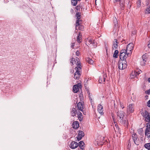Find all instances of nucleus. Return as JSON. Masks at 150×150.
Wrapping results in <instances>:
<instances>
[{
  "mask_svg": "<svg viewBox=\"0 0 150 150\" xmlns=\"http://www.w3.org/2000/svg\"><path fill=\"white\" fill-rule=\"evenodd\" d=\"M145 93L147 95H150V89H149L148 90L146 91L145 92Z\"/></svg>",
  "mask_w": 150,
  "mask_h": 150,
  "instance_id": "49",
  "label": "nucleus"
},
{
  "mask_svg": "<svg viewBox=\"0 0 150 150\" xmlns=\"http://www.w3.org/2000/svg\"><path fill=\"white\" fill-rule=\"evenodd\" d=\"M120 54H122V53H128V52H127V51L126 50V49H122L120 51Z\"/></svg>",
  "mask_w": 150,
  "mask_h": 150,
  "instance_id": "40",
  "label": "nucleus"
},
{
  "mask_svg": "<svg viewBox=\"0 0 150 150\" xmlns=\"http://www.w3.org/2000/svg\"><path fill=\"white\" fill-rule=\"evenodd\" d=\"M72 127L75 129H76L79 127V123L77 121H74L72 125Z\"/></svg>",
  "mask_w": 150,
  "mask_h": 150,
  "instance_id": "18",
  "label": "nucleus"
},
{
  "mask_svg": "<svg viewBox=\"0 0 150 150\" xmlns=\"http://www.w3.org/2000/svg\"><path fill=\"white\" fill-rule=\"evenodd\" d=\"M115 43H116L118 45V41H117V40L116 39H115Z\"/></svg>",
  "mask_w": 150,
  "mask_h": 150,
  "instance_id": "57",
  "label": "nucleus"
},
{
  "mask_svg": "<svg viewBox=\"0 0 150 150\" xmlns=\"http://www.w3.org/2000/svg\"><path fill=\"white\" fill-rule=\"evenodd\" d=\"M144 147L148 150H150V143L145 144L144 146Z\"/></svg>",
  "mask_w": 150,
  "mask_h": 150,
  "instance_id": "33",
  "label": "nucleus"
},
{
  "mask_svg": "<svg viewBox=\"0 0 150 150\" xmlns=\"http://www.w3.org/2000/svg\"><path fill=\"white\" fill-rule=\"evenodd\" d=\"M80 121H81L83 119V117L82 116H78V117Z\"/></svg>",
  "mask_w": 150,
  "mask_h": 150,
  "instance_id": "52",
  "label": "nucleus"
},
{
  "mask_svg": "<svg viewBox=\"0 0 150 150\" xmlns=\"http://www.w3.org/2000/svg\"><path fill=\"white\" fill-rule=\"evenodd\" d=\"M112 118L113 119V121L114 122V123L115 124H117V123L116 122H115V117H114V115L113 113H112Z\"/></svg>",
  "mask_w": 150,
  "mask_h": 150,
  "instance_id": "47",
  "label": "nucleus"
},
{
  "mask_svg": "<svg viewBox=\"0 0 150 150\" xmlns=\"http://www.w3.org/2000/svg\"><path fill=\"white\" fill-rule=\"evenodd\" d=\"M76 85H74L73 86V91L75 93H77L79 91V89L77 88Z\"/></svg>",
  "mask_w": 150,
  "mask_h": 150,
  "instance_id": "35",
  "label": "nucleus"
},
{
  "mask_svg": "<svg viewBox=\"0 0 150 150\" xmlns=\"http://www.w3.org/2000/svg\"><path fill=\"white\" fill-rule=\"evenodd\" d=\"M129 54V53L128 52V53H122V54H120V59L119 60H121L123 61H126V59L127 57L126 56V55L127 54V56Z\"/></svg>",
  "mask_w": 150,
  "mask_h": 150,
  "instance_id": "9",
  "label": "nucleus"
},
{
  "mask_svg": "<svg viewBox=\"0 0 150 150\" xmlns=\"http://www.w3.org/2000/svg\"><path fill=\"white\" fill-rule=\"evenodd\" d=\"M144 120L150 123V115H148L144 117Z\"/></svg>",
  "mask_w": 150,
  "mask_h": 150,
  "instance_id": "36",
  "label": "nucleus"
},
{
  "mask_svg": "<svg viewBox=\"0 0 150 150\" xmlns=\"http://www.w3.org/2000/svg\"><path fill=\"white\" fill-rule=\"evenodd\" d=\"M86 41L89 45L92 44L94 45V44H95V42H94V41L92 40V39L91 38H88Z\"/></svg>",
  "mask_w": 150,
  "mask_h": 150,
  "instance_id": "23",
  "label": "nucleus"
},
{
  "mask_svg": "<svg viewBox=\"0 0 150 150\" xmlns=\"http://www.w3.org/2000/svg\"><path fill=\"white\" fill-rule=\"evenodd\" d=\"M148 81L150 83V77L148 78Z\"/></svg>",
  "mask_w": 150,
  "mask_h": 150,
  "instance_id": "63",
  "label": "nucleus"
},
{
  "mask_svg": "<svg viewBox=\"0 0 150 150\" xmlns=\"http://www.w3.org/2000/svg\"><path fill=\"white\" fill-rule=\"evenodd\" d=\"M98 111L101 115H103V107L100 104H99L97 107Z\"/></svg>",
  "mask_w": 150,
  "mask_h": 150,
  "instance_id": "17",
  "label": "nucleus"
},
{
  "mask_svg": "<svg viewBox=\"0 0 150 150\" xmlns=\"http://www.w3.org/2000/svg\"><path fill=\"white\" fill-rule=\"evenodd\" d=\"M134 106V104H129L127 107V112L129 113L133 112L134 111V109L133 108Z\"/></svg>",
  "mask_w": 150,
  "mask_h": 150,
  "instance_id": "13",
  "label": "nucleus"
},
{
  "mask_svg": "<svg viewBox=\"0 0 150 150\" xmlns=\"http://www.w3.org/2000/svg\"><path fill=\"white\" fill-rule=\"evenodd\" d=\"M82 22H79L78 24L75 23V28L76 30L78 29L81 31L84 30V26L82 25Z\"/></svg>",
  "mask_w": 150,
  "mask_h": 150,
  "instance_id": "5",
  "label": "nucleus"
},
{
  "mask_svg": "<svg viewBox=\"0 0 150 150\" xmlns=\"http://www.w3.org/2000/svg\"><path fill=\"white\" fill-rule=\"evenodd\" d=\"M78 137H77V140L78 141H79L82 138L79 136Z\"/></svg>",
  "mask_w": 150,
  "mask_h": 150,
  "instance_id": "55",
  "label": "nucleus"
},
{
  "mask_svg": "<svg viewBox=\"0 0 150 150\" xmlns=\"http://www.w3.org/2000/svg\"><path fill=\"white\" fill-rule=\"evenodd\" d=\"M83 104L84 102H79L77 104L76 107L77 106V110L78 109L79 110L83 112Z\"/></svg>",
  "mask_w": 150,
  "mask_h": 150,
  "instance_id": "12",
  "label": "nucleus"
},
{
  "mask_svg": "<svg viewBox=\"0 0 150 150\" xmlns=\"http://www.w3.org/2000/svg\"><path fill=\"white\" fill-rule=\"evenodd\" d=\"M107 77L106 74H103V75L102 76H100L99 77V82L100 83H103V82H104L105 81L106 78Z\"/></svg>",
  "mask_w": 150,
  "mask_h": 150,
  "instance_id": "16",
  "label": "nucleus"
},
{
  "mask_svg": "<svg viewBox=\"0 0 150 150\" xmlns=\"http://www.w3.org/2000/svg\"><path fill=\"white\" fill-rule=\"evenodd\" d=\"M142 115L144 118L145 117H146L147 115H150V113H149L147 110H146L144 111V112L141 113Z\"/></svg>",
  "mask_w": 150,
  "mask_h": 150,
  "instance_id": "24",
  "label": "nucleus"
},
{
  "mask_svg": "<svg viewBox=\"0 0 150 150\" xmlns=\"http://www.w3.org/2000/svg\"><path fill=\"white\" fill-rule=\"evenodd\" d=\"M78 132L79 133L78 135V136H79L81 138L83 137L84 136V132L82 131L81 130H79Z\"/></svg>",
  "mask_w": 150,
  "mask_h": 150,
  "instance_id": "29",
  "label": "nucleus"
},
{
  "mask_svg": "<svg viewBox=\"0 0 150 150\" xmlns=\"http://www.w3.org/2000/svg\"><path fill=\"white\" fill-rule=\"evenodd\" d=\"M69 146L71 149H75L78 146V143L76 142L73 141L70 143Z\"/></svg>",
  "mask_w": 150,
  "mask_h": 150,
  "instance_id": "14",
  "label": "nucleus"
},
{
  "mask_svg": "<svg viewBox=\"0 0 150 150\" xmlns=\"http://www.w3.org/2000/svg\"><path fill=\"white\" fill-rule=\"evenodd\" d=\"M82 35L81 33V32L79 33L77 37V40L78 43H80L82 41Z\"/></svg>",
  "mask_w": 150,
  "mask_h": 150,
  "instance_id": "20",
  "label": "nucleus"
},
{
  "mask_svg": "<svg viewBox=\"0 0 150 150\" xmlns=\"http://www.w3.org/2000/svg\"><path fill=\"white\" fill-rule=\"evenodd\" d=\"M118 122L121 125L126 127H128V121L127 119L125 118L123 119H119L118 120Z\"/></svg>",
  "mask_w": 150,
  "mask_h": 150,
  "instance_id": "3",
  "label": "nucleus"
},
{
  "mask_svg": "<svg viewBox=\"0 0 150 150\" xmlns=\"http://www.w3.org/2000/svg\"><path fill=\"white\" fill-rule=\"evenodd\" d=\"M71 13H72L74 12L73 10L72 9H71L70 11Z\"/></svg>",
  "mask_w": 150,
  "mask_h": 150,
  "instance_id": "61",
  "label": "nucleus"
},
{
  "mask_svg": "<svg viewBox=\"0 0 150 150\" xmlns=\"http://www.w3.org/2000/svg\"><path fill=\"white\" fill-rule=\"evenodd\" d=\"M70 62L71 66L74 65V63L76 65V67H77L78 68H82L81 64L80 62L79 59L78 57H76V59L72 57L70 59Z\"/></svg>",
  "mask_w": 150,
  "mask_h": 150,
  "instance_id": "1",
  "label": "nucleus"
},
{
  "mask_svg": "<svg viewBox=\"0 0 150 150\" xmlns=\"http://www.w3.org/2000/svg\"><path fill=\"white\" fill-rule=\"evenodd\" d=\"M128 143V145H129V144H130V146H131V143H130V140H129Z\"/></svg>",
  "mask_w": 150,
  "mask_h": 150,
  "instance_id": "62",
  "label": "nucleus"
},
{
  "mask_svg": "<svg viewBox=\"0 0 150 150\" xmlns=\"http://www.w3.org/2000/svg\"><path fill=\"white\" fill-rule=\"evenodd\" d=\"M77 117H78V116H82V113L80 112L79 111H77Z\"/></svg>",
  "mask_w": 150,
  "mask_h": 150,
  "instance_id": "44",
  "label": "nucleus"
},
{
  "mask_svg": "<svg viewBox=\"0 0 150 150\" xmlns=\"http://www.w3.org/2000/svg\"><path fill=\"white\" fill-rule=\"evenodd\" d=\"M113 46H114V47L115 49L117 48V47H118V45L116 43H115V41H113Z\"/></svg>",
  "mask_w": 150,
  "mask_h": 150,
  "instance_id": "46",
  "label": "nucleus"
},
{
  "mask_svg": "<svg viewBox=\"0 0 150 150\" xmlns=\"http://www.w3.org/2000/svg\"><path fill=\"white\" fill-rule=\"evenodd\" d=\"M80 54V52L77 50L76 52V55L77 56H79V55Z\"/></svg>",
  "mask_w": 150,
  "mask_h": 150,
  "instance_id": "53",
  "label": "nucleus"
},
{
  "mask_svg": "<svg viewBox=\"0 0 150 150\" xmlns=\"http://www.w3.org/2000/svg\"><path fill=\"white\" fill-rule=\"evenodd\" d=\"M130 0H129V1L128 2V3L127 5V7L129 8H130L131 6V4L130 3Z\"/></svg>",
  "mask_w": 150,
  "mask_h": 150,
  "instance_id": "50",
  "label": "nucleus"
},
{
  "mask_svg": "<svg viewBox=\"0 0 150 150\" xmlns=\"http://www.w3.org/2000/svg\"><path fill=\"white\" fill-rule=\"evenodd\" d=\"M117 115L119 118H118V119H123L125 117V113L122 111H118L117 113Z\"/></svg>",
  "mask_w": 150,
  "mask_h": 150,
  "instance_id": "6",
  "label": "nucleus"
},
{
  "mask_svg": "<svg viewBox=\"0 0 150 150\" xmlns=\"http://www.w3.org/2000/svg\"><path fill=\"white\" fill-rule=\"evenodd\" d=\"M121 42H122V43L123 44H124V43L126 44L127 43V42H126L125 41V40H122V41Z\"/></svg>",
  "mask_w": 150,
  "mask_h": 150,
  "instance_id": "59",
  "label": "nucleus"
},
{
  "mask_svg": "<svg viewBox=\"0 0 150 150\" xmlns=\"http://www.w3.org/2000/svg\"><path fill=\"white\" fill-rule=\"evenodd\" d=\"M150 123L148 122L146 123V129L145 131V133L146 134V132H150Z\"/></svg>",
  "mask_w": 150,
  "mask_h": 150,
  "instance_id": "19",
  "label": "nucleus"
},
{
  "mask_svg": "<svg viewBox=\"0 0 150 150\" xmlns=\"http://www.w3.org/2000/svg\"><path fill=\"white\" fill-rule=\"evenodd\" d=\"M81 13L80 12H76L75 16L76 17V21L75 23L78 24L79 22H82V20L81 19Z\"/></svg>",
  "mask_w": 150,
  "mask_h": 150,
  "instance_id": "7",
  "label": "nucleus"
},
{
  "mask_svg": "<svg viewBox=\"0 0 150 150\" xmlns=\"http://www.w3.org/2000/svg\"><path fill=\"white\" fill-rule=\"evenodd\" d=\"M48 67H53L54 64V62L52 61H49L48 63Z\"/></svg>",
  "mask_w": 150,
  "mask_h": 150,
  "instance_id": "26",
  "label": "nucleus"
},
{
  "mask_svg": "<svg viewBox=\"0 0 150 150\" xmlns=\"http://www.w3.org/2000/svg\"><path fill=\"white\" fill-rule=\"evenodd\" d=\"M121 62H122V60H119L118 63V68L119 69L122 70H123L124 69V67H123V66L122 65V64H121Z\"/></svg>",
  "mask_w": 150,
  "mask_h": 150,
  "instance_id": "22",
  "label": "nucleus"
},
{
  "mask_svg": "<svg viewBox=\"0 0 150 150\" xmlns=\"http://www.w3.org/2000/svg\"><path fill=\"white\" fill-rule=\"evenodd\" d=\"M134 45L133 43H129L127 46L126 49V50L131 52L132 53V51L134 48Z\"/></svg>",
  "mask_w": 150,
  "mask_h": 150,
  "instance_id": "11",
  "label": "nucleus"
},
{
  "mask_svg": "<svg viewBox=\"0 0 150 150\" xmlns=\"http://www.w3.org/2000/svg\"><path fill=\"white\" fill-rule=\"evenodd\" d=\"M78 146H79V148L78 149V150H80V149L84 150V147H85L84 145H85L84 142L81 141L79 143H78Z\"/></svg>",
  "mask_w": 150,
  "mask_h": 150,
  "instance_id": "15",
  "label": "nucleus"
},
{
  "mask_svg": "<svg viewBox=\"0 0 150 150\" xmlns=\"http://www.w3.org/2000/svg\"><path fill=\"white\" fill-rule=\"evenodd\" d=\"M106 141V140H103L102 141H97V144L98 146H100V145H103Z\"/></svg>",
  "mask_w": 150,
  "mask_h": 150,
  "instance_id": "32",
  "label": "nucleus"
},
{
  "mask_svg": "<svg viewBox=\"0 0 150 150\" xmlns=\"http://www.w3.org/2000/svg\"><path fill=\"white\" fill-rule=\"evenodd\" d=\"M150 132H146V134L145 133V135L146 136H147V137L148 138V139H150Z\"/></svg>",
  "mask_w": 150,
  "mask_h": 150,
  "instance_id": "43",
  "label": "nucleus"
},
{
  "mask_svg": "<svg viewBox=\"0 0 150 150\" xmlns=\"http://www.w3.org/2000/svg\"><path fill=\"white\" fill-rule=\"evenodd\" d=\"M86 61L88 63H89L91 64H93V61L92 60V59L88 57L86 59Z\"/></svg>",
  "mask_w": 150,
  "mask_h": 150,
  "instance_id": "28",
  "label": "nucleus"
},
{
  "mask_svg": "<svg viewBox=\"0 0 150 150\" xmlns=\"http://www.w3.org/2000/svg\"><path fill=\"white\" fill-rule=\"evenodd\" d=\"M76 105H75L74 106L73 108L71 109L70 111V113L71 114V115L72 117H74L76 116L77 114V111L78 110L76 109Z\"/></svg>",
  "mask_w": 150,
  "mask_h": 150,
  "instance_id": "10",
  "label": "nucleus"
},
{
  "mask_svg": "<svg viewBox=\"0 0 150 150\" xmlns=\"http://www.w3.org/2000/svg\"><path fill=\"white\" fill-rule=\"evenodd\" d=\"M146 11H147V14L150 13V6L147 7L146 9Z\"/></svg>",
  "mask_w": 150,
  "mask_h": 150,
  "instance_id": "45",
  "label": "nucleus"
},
{
  "mask_svg": "<svg viewBox=\"0 0 150 150\" xmlns=\"http://www.w3.org/2000/svg\"><path fill=\"white\" fill-rule=\"evenodd\" d=\"M138 133L141 136L144 137V131L142 128L139 129L137 130Z\"/></svg>",
  "mask_w": 150,
  "mask_h": 150,
  "instance_id": "25",
  "label": "nucleus"
},
{
  "mask_svg": "<svg viewBox=\"0 0 150 150\" xmlns=\"http://www.w3.org/2000/svg\"><path fill=\"white\" fill-rule=\"evenodd\" d=\"M115 126L116 127V129L115 128V131H116V129L117 130V132H118L120 134H121V131L120 129L119 128L118 125L117 124H115Z\"/></svg>",
  "mask_w": 150,
  "mask_h": 150,
  "instance_id": "27",
  "label": "nucleus"
},
{
  "mask_svg": "<svg viewBox=\"0 0 150 150\" xmlns=\"http://www.w3.org/2000/svg\"><path fill=\"white\" fill-rule=\"evenodd\" d=\"M80 6H79V5H78L77 6H76L75 8L78 11L80 10Z\"/></svg>",
  "mask_w": 150,
  "mask_h": 150,
  "instance_id": "48",
  "label": "nucleus"
},
{
  "mask_svg": "<svg viewBox=\"0 0 150 150\" xmlns=\"http://www.w3.org/2000/svg\"><path fill=\"white\" fill-rule=\"evenodd\" d=\"M141 0H138V1L137 2V6L138 8H139L141 6Z\"/></svg>",
  "mask_w": 150,
  "mask_h": 150,
  "instance_id": "41",
  "label": "nucleus"
},
{
  "mask_svg": "<svg viewBox=\"0 0 150 150\" xmlns=\"http://www.w3.org/2000/svg\"><path fill=\"white\" fill-rule=\"evenodd\" d=\"M82 68H78L77 67L75 68V70H76V72L74 74V78L75 79H78L80 77V76L81 75L80 72L81 71Z\"/></svg>",
  "mask_w": 150,
  "mask_h": 150,
  "instance_id": "2",
  "label": "nucleus"
},
{
  "mask_svg": "<svg viewBox=\"0 0 150 150\" xmlns=\"http://www.w3.org/2000/svg\"><path fill=\"white\" fill-rule=\"evenodd\" d=\"M120 106H121V107H122V109L123 108H124V106H123V105H122V104H120Z\"/></svg>",
  "mask_w": 150,
  "mask_h": 150,
  "instance_id": "64",
  "label": "nucleus"
},
{
  "mask_svg": "<svg viewBox=\"0 0 150 150\" xmlns=\"http://www.w3.org/2000/svg\"><path fill=\"white\" fill-rule=\"evenodd\" d=\"M119 51L117 50H115L114 53L113 54V57L115 58H117L118 57V56Z\"/></svg>",
  "mask_w": 150,
  "mask_h": 150,
  "instance_id": "30",
  "label": "nucleus"
},
{
  "mask_svg": "<svg viewBox=\"0 0 150 150\" xmlns=\"http://www.w3.org/2000/svg\"><path fill=\"white\" fill-rule=\"evenodd\" d=\"M120 8L121 10H124L125 8L124 1L122 2H120Z\"/></svg>",
  "mask_w": 150,
  "mask_h": 150,
  "instance_id": "31",
  "label": "nucleus"
},
{
  "mask_svg": "<svg viewBox=\"0 0 150 150\" xmlns=\"http://www.w3.org/2000/svg\"><path fill=\"white\" fill-rule=\"evenodd\" d=\"M77 0H71V4L72 5L75 6L77 3Z\"/></svg>",
  "mask_w": 150,
  "mask_h": 150,
  "instance_id": "37",
  "label": "nucleus"
},
{
  "mask_svg": "<svg viewBox=\"0 0 150 150\" xmlns=\"http://www.w3.org/2000/svg\"><path fill=\"white\" fill-rule=\"evenodd\" d=\"M86 90L87 91V92L88 93V94L89 95L90 94V93L89 90H88V89H87V88H86Z\"/></svg>",
  "mask_w": 150,
  "mask_h": 150,
  "instance_id": "58",
  "label": "nucleus"
},
{
  "mask_svg": "<svg viewBox=\"0 0 150 150\" xmlns=\"http://www.w3.org/2000/svg\"><path fill=\"white\" fill-rule=\"evenodd\" d=\"M137 76V74H136L135 71H133L132 72L131 76H130V77H131L132 78H134V77H135L136 76Z\"/></svg>",
  "mask_w": 150,
  "mask_h": 150,
  "instance_id": "38",
  "label": "nucleus"
},
{
  "mask_svg": "<svg viewBox=\"0 0 150 150\" xmlns=\"http://www.w3.org/2000/svg\"><path fill=\"white\" fill-rule=\"evenodd\" d=\"M142 61L141 62V65L143 66H144L146 64V61L147 59V57L146 54L143 55L142 56Z\"/></svg>",
  "mask_w": 150,
  "mask_h": 150,
  "instance_id": "8",
  "label": "nucleus"
},
{
  "mask_svg": "<svg viewBox=\"0 0 150 150\" xmlns=\"http://www.w3.org/2000/svg\"><path fill=\"white\" fill-rule=\"evenodd\" d=\"M132 137L134 144L137 145H139V139L137 135L135 133H134L132 135Z\"/></svg>",
  "mask_w": 150,
  "mask_h": 150,
  "instance_id": "4",
  "label": "nucleus"
},
{
  "mask_svg": "<svg viewBox=\"0 0 150 150\" xmlns=\"http://www.w3.org/2000/svg\"><path fill=\"white\" fill-rule=\"evenodd\" d=\"M113 23L114 24V27L115 28H117L118 27V22L116 18L115 17H114L113 18Z\"/></svg>",
  "mask_w": 150,
  "mask_h": 150,
  "instance_id": "21",
  "label": "nucleus"
},
{
  "mask_svg": "<svg viewBox=\"0 0 150 150\" xmlns=\"http://www.w3.org/2000/svg\"><path fill=\"white\" fill-rule=\"evenodd\" d=\"M121 64L123 66V67L124 69L126 68L127 66V62H126V61H123L122 60V62H121Z\"/></svg>",
  "mask_w": 150,
  "mask_h": 150,
  "instance_id": "34",
  "label": "nucleus"
},
{
  "mask_svg": "<svg viewBox=\"0 0 150 150\" xmlns=\"http://www.w3.org/2000/svg\"><path fill=\"white\" fill-rule=\"evenodd\" d=\"M75 85H76V87H77V88L79 90V88H81V85L80 83H78L77 84Z\"/></svg>",
  "mask_w": 150,
  "mask_h": 150,
  "instance_id": "42",
  "label": "nucleus"
},
{
  "mask_svg": "<svg viewBox=\"0 0 150 150\" xmlns=\"http://www.w3.org/2000/svg\"><path fill=\"white\" fill-rule=\"evenodd\" d=\"M135 71L137 76H138L140 73L142 72V71L140 69H137Z\"/></svg>",
  "mask_w": 150,
  "mask_h": 150,
  "instance_id": "39",
  "label": "nucleus"
},
{
  "mask_svg": "<svg viewBox=\"0 0 150 150\" xmlns=\"http://www.w3.org/2000/svg\"><path fill=\"white\" fill-rule=\"evenodd\" d=\"M147 106L149 107H150V100H149L147 102Z\"/></svg>",
  "mask_w": 150,
  "mask_h": 150,
  "instance_id": "54",
  "label": "nucleus"
},
{
  "mask_svg": "<svg viewBox=\"0 0 150 150\" xmlns=\"http://www.w3.org/2000/svg\"><path fill=\"white\" fill-rule=\"evenodd\" d=\"M148 47L150 48V40L149 41V43L148 45Z\"/></svg>",
  "mask_w": 150,
  "mask_h": 150,
  "instance_id": "60",
  "label": "nucleus"
},
{
  "mask_svg": "<svg viewBox=\"0 0 150 150\" xmlns=\"http://www.w3.org/2000/svg\"><path fill=\"white\" fill-rule=\"evenodd\" d=\"M75 43L74 42L72 43V45L71 46V47L72 48H74V46Z\"/></svg>",
  "mask_w": 150,
  "mask_h": 150,
  "instance_id": "56",
  "label": "nucleus"
},
{
  "mask_svg": "<svg viewBox=\"0 0 150 150\" xmlns=\"http://www.w3.org/2000/svg\"><path fill=\"white\" fill-rule=\"evenodd\" d=\"M83 5H84V4L83 3H81L79 4V6L81 7L80 8H81V10H82V9H84V8H83Z\"/></svg>",
  "mask_w": 150,
  "mask_h": 150,
  "instance_id": "51",
  "label": "nucleus"
}]
</instances>
